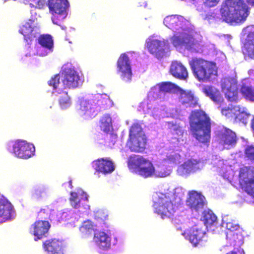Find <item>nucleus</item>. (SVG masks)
I'll return each instance as SVG.
<instances>
[{"mask_svg":"<svg viewBox=\"0 0 254 254\" xmlns=\"http://www.w3.org/2000/svg\"><path fill=\"white\" fill-rule=\"evenodd\" d=\"M117 71L122 79L129 82L131 79L132 72L129 58L126 53L122 54L117 61Z\"/></svg>","mask_w":254,"mask_h":254,"instance_id":"nucleus-15","label":"nucleus"},{"mask_svg":"<svg viewBox=\"0 0 254 254\" xmlns=\"http://www.w3.org/2000/svg\"><path fill=\"white\" fill-rule=\"evenodd\" d=\"M34 146L25 140H18L13 145L14 154L18 157L28 159L34 154Z\"/></svg>","mask_w":254,"mask_h":254,"instance_id":"nucleus-16","label":"nucleus"},{"mask_svg":"<svg viewBox=\"0 0 254 254\" xmlns=\"http://www.w3.org/2000/svg\"><path fill=\"white\" fill-rule=\"evenodd\" d=\"M179 102L186 108H194L198 105V99L191 92H186L181 88Z\"/></svg>","mask_w":254,"mask_h":254,"instance_id":"nucleus-29","label":"nucleus"},{"mask_svg":"<svg viewBox=\"0 0 254 254\" xmlns=\"http://www.w3.org/2000/svg\"><path fill=\"white\" fill-rule=\"evenodd\" d=\"M42 247L48 254L63 253V244L61 241L56 238L46 240L43 243Z\"/></svg>","mask_w":254,"mask_h":254,"instance_id":"nucleus-26","label":"nucleus"},{"mask_svg":"<svg viewBox=\"0 0 254 254\" xmlns=\"http://www.w3.org/2000/svg\"><path fill=\"white\" fill-rule=\"evenodd\" d=\"M244 34H248L245 45L246 54L254 59V26H249L243 30Z\"/></svg>","mask_w":254,"mask_h":254,"instance_id":"nucleus-28","label":"nucleus"},{"mask_svg":"<svg viewBox=\"0 0 254 254\" xmlns=\"http://www.w3.org/2000/svg\"><path fill=\"white\" fill-rule=\"evenodd\" d=\"M48 6L52 14H63L65 13L69 3L67 0H49Z\"/></svg>","mask_w":254,"mask_h":254,"instance_id":"nucleus-30","label":"nucleus"},{"mask_svg":"<svg viewBox=\"0 0 254 254\" xmlns=\"http://www.w3.org/2000/svg\"><path fill=\"white\" fill-rule=\"evenodd\" d=\"M100 129L106 133L104 143L108 146L114 145L117 141V134L110 132L113 130L112 119L110 115H104L99 121Z\"/></svg>","mask_w":254,"mask_h":254,"instance_id":"nucleus-14","label":"nucleus"},{"mask_svg":"<svg viewBox=\"0 0 254 254\" xmlns=\"http://www.w3.org/2000/svg\"><path fill=\"white\" fill-rule=\"evenodd\" d=\"M241 92L247 100L254 102V88L248 83L247 79L243 81Z\"/></svg>","mask_w":254,"mask_h":254,"instance_id":"nucleus-35","label":"nucleus"},{"mask_svg":"<svg viewBox=\"0 0 254 254\" xmlns=\"http://www.w3.org/2000/svg\"><path fill=\"white\" fill-rule=\"evenodd\" d=\"M62 83L59 74L55 75L48 81L49 86L53 89H74L78 87L80 80L78 73L74 67L65 65L61 71Z\"/></svg>","mask_w":254,"mask_h":254,"instance_id":"nucleus-4","label":"nucleus"},{"mask_svg":"<svg viewBox=\"0 0 254 254\" xmlns=\"http://www.w3.org/2000/svg\"><path fill=\"white\" fill-rule=\"evenodd\" d=\"M235 72L229 69L223 74V93L229 101H235L238 99V87L235 78Z\"/></svg>","mask_w":254,"mask_h":254,"instance_id":"nucleus-11","label":"nucleus"},{"mask_svg":"<svg viewBox=\"0 0 254 254\" xmlns=\"http://www.w3.org/2000/svg\"><path fill=\"white\" fill-rule=\"evenodd\" d=\"M227 40V44L228 46L230 45V41L232 39V36L230 35H223V39Z\"/></svg>","mask_w":254,"mask_h":254,"instance_id":"nucleus-48","label":"nucleus"},{"mask_svg":"<svg viewBox=\"0 0 254 254\" xmlns=\"http://www.w3.org/2000/svg\"><path fill=\"white\" fill-rule=\"evenodd\" d=\"M58 101L60 107L63 109L69 107L71 104L70 98L66 92L59 93Z\"/></svg>","mask_w":254,"mask_h":254,"instance_id":"nucleus-38","label":"nucleus"},{"mask_svg":"<svg viewBox=\"0 0 254 254\" xmlns=\"http://www.w3.org/2000/svg\"><path fill=\"white\" fill-rule=\"evenodd\" d=\"M94 240L97 246L101 249L108 250L111 246V239L104 232H97L94 233Z\"/></svg>","mask_w":254,"mask_h":254,"instance_id":"nucleus-32","label":"nucleus"},{"mask_svg":"<svg viewBox=\"0 0 254 254\" xmlns=\"http://www.w3.org/2000/svg\"><path fill=\"white\" fill-rule=\"evenodd\" d=\"M46 4V0H36V2L32 3V6L38 8H43Z\"/></svg>","mask_w":254,"mask_h":254,"instance_id":"nucleus-44","label":"nucleus"},{"mask_svg":"<svg viewBox=\"0 0 254 254\" xmlns=\"http://www.w3.org/2000/svg\"><path fill=\"white\" fill-rule=\"evenodd\" d=\"M154 212L164 219L174 216L177 206L172 196L165 193L156 192L153 195Z\"/></svg>","mask_w":254,"mask_h":254,"instance_id":"nucleus-5","label":"nucleus"},{"mask_svg":"<svg viewBox=\"0 0 254 254\" xmlns=\"http://www.w3.org/2000/svg\"><path fill=\"white\" fill-rule=\"evenodd\" d=\"M249 14V8L243 0H226L223 4V20L228 23H243Z\"/></svg>","mask_w":254,"mask_h":254,"instance_id":"nucleus-3","label":"nucleus"},{"mask_svg":"<svg viewBox=\"0 0 254 254\" xmlns=\"http://www.w3.org/2000/svg\"><path fill=\"white\" fill-rule=\"evenodd\" d=\"M190 130L200 142L208 143L210 138L211 123L209 118L203 111L191 112L189 117Z\"/></svg>","mask_w":254,"mask_h":254,"instance_id":"nucleus-1","label":"nucleus"},{"mask_svg":"<svg viewBox=\"0 0 254 254\" xmlns=\"http://www.w3.org/2000/svg\"><path fill=\"white\" fill-rule=\"evenodd\" d=\"M51 224L48 220L36 221L30 228V232L34 237V240L38 241L47 237Z\"/></svg>","mask_w":254,"mask_h":254,"instance_id":"nucleus-18","label":"nucleus"},{"mask_svg":"<svg viewBox=\"0 0 254 254\" xmlns=\"http://www.w3.org/2000/svg\"><path fill=\"white\" fill-rule=\"evenodd\" d=\"M148 139L141 126L133 124L129 130L126 145L131 152L142 153L146 149Z\"/></svg>","mask_w":254,"mask_h":254,"instance_id":"nucleus-6","label":"nucleus"},{"mask_svg":"<svg viewBox=\"0 0 254 254\" xmlns=\"http://www.w3.org/2000/svg\"><path fill=\"white\" fill-rule=\"evenodd\" d=\"M53 22H54V23H56V24H57V22H55V21H54V18H53Z\"/></svg>","mask_w":254,"mask_h":254,"instance_id":"nucleus-54","label":"nucleus"},{"mask_svg":"<svg viewBox=\"0 0 254 254\" xmlns=\"http://www.w3.org/2000/svg\"><path fill=\"white\" fill-rule=\"evenodd\" d=\"M94 217L96 220H104L106 219L107 216L102 211H98L95 213Z\"/></svg>","mask_w":254,"mask_h":254,"instance_id":"nucleus-46","label":"nucleus"},{"mask_svg":"<svg viewBox=\"0 0 254 254\" xmlns=\"http://www.w3.org/2000/svg\"><path fill=\"white\" fill-rule=\"evenodd\" d=\"M38 40V43L44 48V50L41 48L39 49L37 52V55L44 57L53 51L54 40L51 35L48 34L41 35Z\"/></svg>","mask_w":254,"mask_h":254,"instance_id":"nucleus-24","label":"nucleus"},{"mask_svg":"<svg viewBox=\"0 0 254 254\" xmlns=\"http://www.w3.org/2000/svg\"><path fill=\"white\" fill-rule=\"evenodd\" d=\"M69 185L71 186V188H72V185H71V181H69Z\"/></svg>","mask_w":254,"mask_h":254,"instance_id":"nucleus-53","label":"nucleus"},{"mask_svg":"<svg viewBox=\"0 0 254 254\" xmlns=\"http://www.w3.org/2000/svg\"><path fill=\"white\" fill-rule=\"evenodd\" d=\"M146 46L149 52L158 59L163 57L165 50L168 48V45L165 41L157 39H150L147 42Z\"/></svg>","mask_w":254,"mask_h":254,"instance_id":"nucleus-20","label":"nucleus"},{"mask_svg":"<svg viewBox=\"0 0 254 254\" xmlns=\"http://www.w3.org/2000/svg\"><path fill=\"white\" fill-rule=\"evenodd\" d=\"M227 254H236V253L235 252H231Z\"/></svg>","mask_w":254,"mask_h":254,"instance_id":"nucleus-52","label":"nucleus"},{"mask_svg":"<svg viewBox=\"0 0 254 254\" xmlns=\"http://www.w3.org/2000/svg\"><path fill=\"white\" fill-rule=\"evenodd\" d=\"M30 4L32 6V3L36 2V0H29Z\"/></svg>","mask_w":254,"mask_h":254,"instance_id":"nucleus-50","label":"nucleus"},{"mask_svg":"<svg viewBox=\"0 0 254 254\" xmlns=\"http://www.w3.org/2000/svg\"><path fill=\"white\" fill-rule=\"evenodd\" d=\"M127 165L129 169L144 178L152 177L155 173V168L152 162L142 156L135 154L129 156Z\"/></svg>","mask_w":254,"mask_h":254,"instance_id":"nucleus-7","label":"nucleus"},{"mask_svg":"<svg viewBox=\"0 0 254 254\" xmlns=\"http://www.w3.org/2000/svg\"><path fill=\"white\" fill-rule=\"evenodd\" d=\"M182 235L194 247L202 246L207 241L205 231L202 225L195 224Z\"/></svg>","mask_w":254,"mask_h":254,"instance_id":"nucleus-12","label":"nucleus"},{"mask_svg":"<svg viewBox=\"0 0 254 254\" xmlns=\"http://www.w3.org/2000/svg\"><path fill=\"white\" fill-rule=\"evenodd\" d=\"M204 5L207 7L215 6L217 4L219 0H202Z\"/></svg>","mask_w":254,"mask_h":254,"instance_id":"nucleus-45","label":"nucleus"},{"mask_svg":"<svg viewBox=\"0 0 254 254\" xmlns=\"http://www.w3.org/2000/svg\"><path fill=\"white\" fill-rule=\"evenodd\" d=\"M203 93L215 103H219L221 100L220 92L212 86H205L202 88Z\"/></svg>","mask_w":254,"mask_h":254,"instance_id":"nucleus-36","label":"nucleus"},{"mask_svg":"<svg viewBox=\"0 0 254 254\" xmlns=\"http://www.w3.org/2000/svg\"><path fill=\"white\" fill-rule=\"evenodd\" d=\"M94 225L93 223L89 220L84 221L80 228L81 233L85 236L91 235L94 231Z\"/></svg>","mask_w":254,"mask_h":254,"instance_id":"nucleus-41","label":"nucleus"},{"mask_svg":"<svg viewBox=\"0 0 254 254\" xmlns=\"http://www.w3.org/2000/svg\"><path fill=\"white\" fill-rule=\"evenodd\" d=\"M187 20L183 16L169 15L164 19V24L173 31L184 30L187 26Z\"/></svg>","mask_w":254,"mask_h":254,"instance_id":"nucleus-23","label":"nucleus"},{"mask_svg":"<svg viewBox=\"0 0 254 254\" xmlns=\"http://www.w3.org/2000/svg\"><path fill=\"white\" fill-rule=\"evenodd\" d=\"M175 47H184L187 50L194 53L202 51L203 45L201 38H195L191 34L182 33L180 35H174L171 38Z\"/></svg>","mask_w":254,"mask_h":254,"instance_id":"nucleus-8","label":"nucleus"},{"mask_svg":"<svg viewBox=\"0 0 254 254\" xmlns=\"http://www.w3.org/2000/svg\"><path fill=\"white\" fill-rule=\"evenodd\" d=\"M180 88V87L170 82H162L159 85L160 91L164 93H171L176 89L179 91Z\"/></svg>","mask_w":254,"mask_h":254,"instance_id":"nucleus-40","label":"nucleus"},{"mask_svg":"<svg viewBox=\"0 0 254 254\" xmlns=\"http://www.w3.org/2000/svg\"><path fill=\"white\" fill-rule=\"evenodd\" d=\"M205 197L200 193L192 190L189 192V197L187 200V205L196 211L203 209L205 204Z\"/></svg>","mask_w":254,"mask_h":254,"instance_id":"nucleus-21","label":"nucleus"},{"mask_svg":"<svg viewBox=\"0 0 254 254\" xmlns=\"http://www.w3.org/2000/svg\"><path fill=\"white\" fill-rule=\"evenodd\" d=\"M170 72L174 77L180 80H186L188 77L187 68L182 63L176 61L171 64Z\"/></svg>","mask_w":254,"mask_h":254,"instance_id":"nucleus-31","label":"nucleus"},{"mask_svg":"<svg viewBox=\"0 0 254 254\" xmlns=\"http://www.w3.org/2000/svg\"><path fill=\"white\" fill-rule=\"evenodd\" d=\"M189 65L194 77L200 82H208L216 80L218 68L215 63L201 58H192Z\"/></svg>","mask_w":254,"mask_h":254,"instance_id":"nucleus-2","label":"nucleus"},{"mask_svg":"<svg viewBox=\"0 0 254 254\" xmlns=\"http://www.w3.org/2000/svg\"><path fill=\"white\" fill-rule=\"evenodd\" d=\"M19 32L23 36L24 41L28 45H31L34 39L39 34L34 20L31 19H28L20 26Z\"/></svg>","mask_w":254,"mask_h":254,"instance_id":"nucleus-17","label":"nucleus"},{"mask_svg":"<svg viewBox=\"0 0 254 254\" xmlns=\"http://www.w3.org/2000/svg\"><path fill=\"white\" fill-rule=\"evenodd\" d=\"M203 219L206 227L211 228L217 224V218L212 211L204 210L203 212Z\"/></svg>","mask_w":254,"mask_h":254,"instance_id":"nucleus-37","label":"nucleus"},{"mask_svg":"<svg viewBox=\"0 0 254 254\" xmlns=\"http://www.w3.org/2000/svg\"><path fill=\"white\" fill-rule=\"evenodd\" d=\"M92 166L96 172L104 175L112 173L115 169L114 162L109 158H98L93 161Z\"/></svg>","mask_w":254,"mask_h":254,"instance_id":"nucleus-19","label":"nucleus"},{"mask_svg":"<svg viewBox=\"0 0 254 254\" xmlns=\"http://www.w3.org/2000/svg\"><path fill=\"white\" fill-rule=\"evenodd\" d=\"M70 205L75 209L83 207L85 209H88L89 206L88 205V198L87 194L82 191L70 192V196L69 198Z\"/></svg>","mask_w":254,"mask_h":254,"instance_id":"nucleus-22","label":"nucleus"},{"mask_svg":"<svg viewBox=\"0 0 254 254\" xmlns=\"http://www.w3.org/2000/svg\"><path fill=\"white\" fill-rule=\"evenodd\" d=\"M47 194L46 189L43 187H39L34 189L32 193L33 197L36 200H40Z\"/></svg>","mask_w":254,"mask_h":254,"instance_id":"nucleus-42","label":"nucleus"},{"mask_svg":"<svg viewBox=\"0 0 254 254\" xmlns=\"http://www.w3.org/2000/svg\"><path fill=\"white\" fill-rule=\"evenodd\" d=\"M169 175V172H168V171L165 170V169H162L158 174V176L160 177H165Z\"/></svg>","mask_w":254,"mask_h":254,"instance_id":"nucleus-47","label":"nucleus"},{"mask_svg":"<svg viewBox=\"0 0 254 254\" xmlns=\"http://www.w3.org/2000/svg\"><path fill=\"white\" fill-rule=\"evenodd\" d=\"M223 115L228 119L237 118L239 120L243 119L244 121L250 116L246 109L233 105H231V107H228V109H223Z\"/></svg>","mask_w":254,"mask_h":254,"instance_id":"nucleus-25","label":"nucleus"},{"mask_svg":"<svg viewBox=\"0 0 254 254\" xmlns=\"http://www.w3.org/2000/svg\"><path fill=\"white\" fill-rule=\"evenodd\" d=\"M224 233L226 246L240 247L243 244L244 236L242 234V229L235 221L226 223Z\"/></svg>","mask_w":254,"mask_h":254,"instance_id":"nucleus-9","label":"nucleus"},{"mask_svg":"<svg viewBox=\"0 0 254 254\" xmlns=\"http://www.w3.org/2000/svg\"><path fill=\"white\" fill-rule=\"evenodd\" d=\"M12 211V205L8 200L4 198H0V218L3 220L10 218ZM2 221H0V222Z\"/></svg>","mask_w":254,"mask_h":254,"instance_id":"nucleus-34","label":"nucleus"},{"mask_svg":"<svg viewBox=\"0 0 254 254\" xmlns=\"http://www.w3.org/2000/svg\"><path fill=\"white\" fill-rule=\"evenodd\" d=\"M246 156L254 162V146H248L245 149Z\"/></svg>","mask_w":254,"mask_h":254,"instance_id":"nucleus-43","label":"nucleus"},{"mask_svg":"<svg viewBox=\"0 0 254 254\" xmlns=\"http://www.w3.org/2000/svg\"><path fill=\"white\" fill-rule=\"evenodd\" d=\"M240 183L245 190L254 197V167H244L240 169Z\"/></svg>","mask_w":254,"mask_h":254,"instance_id":"nucleus-13","label":"nucleus"},{"mask_svg":"<svg viewBox=\"0 0 254 254\" xmlns=\"http://www.w3.org/2000/svg\"><path fill=\"white\" fill-rule=\"evenodd\" d=\"M199 162V160L189 159L179 166L177 169V173L180 176H188L199 169L198 166Z\"/></svg>","mask_w":254,"mask_h":254,"instance_id":"nucleus-27","label":"nucleus"},{"mask_svg":"<svg viewBox=\"0 0 254 254\" xmlns=\"http://www.w3.org/2000/svg\"><path fill=\"white\" fill-rule=\"evenodd\" d=\"M53 210L49 206H46L41 208L37 213V218L39 220H47L50 219L52 212Z\"/></svg>","mask_w":254,"mask_h":254,"instance_id":"nucleus-39","label":"nucleus"},{"mask_svg":"<svg viewBox=\"0 0 254 254\" xmlns=\"http://www.w3.org/2000/svg\"><path fill=\"white\" fill-rule=\"evenodd\" d=\"M247 2L252 5V6H254V0H246Z\"/></svg>","mask_w":254,"mask_h":254,"instance_id":"nucleus-49","label":"nucleus"},{"mask_svg":"<svg viewBox=\"0 0 254 254\" xmlns=\"http://www.w3.org/2000/svg\"><path fill=\"white\" fill-rule=\"evenodd\" d=\"M236 135L231 130L223 127V149H230L236 143Z\"/></svg>","mask_w":254,"mask_h":254,"instance_id":"nucleus-33","label":"nucleus"},{"mask_svg":"<svg viewBox=\"0 0 254 254\" xmlns=\"http://www.w3.org/2000/svg\"><path fill=\"white\" fill-rule=\"evenodd\" d=\"M109 101V98L106 95H100L93 99L94 104L89 101H81L80 103V110L83 112L85 119H92L97 115V110H95V107L104 109Z\"/></svg>","mask_w":254,"mask_h":254,"instance_id":"nucleus-10","label":"nucleus"},{"mask_svg":"<svg viewBox=\"0 0 254 254\" xmlns=\"http://www.w3.org/2000/svg\"><path fill=\"white\" fill-rule=\"evenodd\" d=\"M252 128L254 130V118L252 122Z\"/></svg>","mask_w":254,"mask_h":254,"instance_id":"nucleus-51","label":"nucleus"}]
</instances>
